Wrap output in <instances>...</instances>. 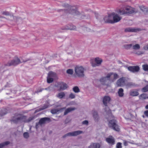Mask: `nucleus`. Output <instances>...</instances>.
Wrapping results in <instances>:
<instances>
[{
    "label": "nucleus",
    "mask_w": 148,
    "mask_h": 148,
    "mask_svg": "<svg viewBox=\"0 0 148 148\" xmlns=\"http://www.w3.org/2000/svg\"><path fill=\"white\" fill-rule=\"evenodd\" d=\"M146 48H147V49H148V45H147Z\"/></svg>",
    "instance_id": "obj_62"
},
{
    "label": "nucleus",
    "mask_w": 148,
    "mask_h": 148,
    "mask_svg": "<svg viewBox=\"0 0 148 148\" xmlns=\"http://www.w3.org/2000/svg\"><path fill=\"white\" fill-rule=\"evenodd\" d=\"M48 107V106L47 104H44V106H43L42 107L39 108L38 109H37L36 110L37 111H40L42 110H44L47 108Z\"/></svg>",
    "instance_id": "obj_29"
},
{
    "label": "nucleus",
    "mask_w": 148,
    "mask_h": 148,
    "mask_svg": "<svg viewBox=\"0 0 148 148\" xmlns=\"http://www.w3.org/2000/svg\"><path fill=\"white\" fill-rule=\"evenodd\" d=\"M19 121L21 122H23L26 123V116L24 115H21L19 116Z\"/></svg>",
    "instance_id": "obj_26"
},
{
    "label": "nucleus",
    "mask_w": 148,
    "mask_h": 148,
    "mask_svg": "<svg viewBox=\"0 0 148 148\" xmlns=\"http://www.w3.org/2000/svg\"><path fill=\"white\" fill-rule=\"evenodd\" d=\"M112 13L104 16L103 18V20H100V21L101 22L106 23L113 24L112 19Z\"/></svg>",
    "instance_id": "obj_6"
},
{
    "label": "nucleus",
    "mask_w": 148,
    "mask_h": 148,
    "mask_svg": "<svg viewBox=\"0 0 148 148\" xmlns=\"http://www.w3.org/2000/svg\"><path fill=\"white\" fill-rule=\"evenodd\" d=\"M59 111V110L58 109H53L51 110V112L52 114H54L57 113Z\"/></svg>",
    "instance_id": "obj_43"
},
{
    "label": "nucleus",
    "mask_w": 148,
    "mask_h": 148,
    "mask_svg": "<svg viewBox=\"0 0 148 148\" xmlns=\"http://www.w3.org/2000/svg\"><path fill=\"white\" fill-rule=\"evenodd\" d=\"M100 145L98 143H91L88 147V148H100Z\"/></svg>",
    "instance_id": "obj_22"
},
{
    "label": "nucleus",
    "mask_w": 148,
    "mask_h": 148,
    "mask_svg": "<svg viewBox=\"0 0 148 148\" xmlns=\"http://www.w3.org/2000/svg\"><path fill=\"white\" fill-rule=\"evenodd\" d=\"M136 12L135 8L128 6L124 7L123 8L119 9L118 12L121 15L125 14H130Z\"/></svg>",
    "instance_id": "obj_3"
},
{
    "label": "nucleus",
    "mask_w": 148,
    "mask_h": 148,
    "mask_svg": "<svg viewBox=\"0 0 148 148\" xmlns=\"http://www.w3.org/2000/svg\"><path fill=\"white\" fill-rule=\"evenodd\" d=\"M11 16L13 18V21L17 24L22 23L23 22V19L18 16H14L12 15Z\"/></svg>",
    "instance_id": "obj_17"
},
{
    "label": "nucleus",
    "mask_w": 148,
    "mask_h": 148,
    "mask_svg": "<svg viewBox=\"0 0 148 148\" xmlns=\"http://www.w3.org/2000/svg\"><path fill=\"white\" fill-rule=\"evenodd\" d=\"M0 18H5L4 17H3L1 16H0Z\"/></svg>",
    "instance_id": "obj_63"
},
{
    "label": "nucleus",
    "mask_w": 148,
    "mask_h": 148,
    "mask_svg": "<svg viewBox=\"0 0 148 148\" xmlns=\"http://www.w3.org/2000/svg\"><path fill=\"white\" fill-rule=\"evenodd\" d=\"M82 132H83L82 131L80 130H78L73 132H69L63 135L62 136V138H64L69 136H77L80 134H81Z\"/></svg>",
    "instance_id": "obj_7"
},
{
    "label": "nucleus",
    "mask_w": 148,
    "mask_h": 148,
    "mask_svg": "<svg viewBox=\"0 0 148 148\" xmlns=\"http://www.w3.org/2000/svg\"><path fill=\"white\" fill-rule=\"evenodd\" d=\"M76 109L75 108H67L65 111L64 113V115H66L68 113L71 111L75 110Z\"/></svg>",
    "instance_id": "obj_23"
},
{
    "label": "nucleus",
    "mask_w": 148,
    "mask_h": 148,
    "mask_svg": "<svg viewBox=\"0 0 148 148\" xmlns=\"http://www.w3.org/2000/svg\"><path fill=\"white\" fill-rule=\"evenodd\" d=\"M11 121H13L15 123H17L19 121V117H18L15 119H13L11 120Z\"/></svg>",
    "instance_id": "obj_34"
},
{
    "label": "nucleus",
    "mask_w": 148,
    "mask_h": 148,
    "mask_svg": "<svg viewBox=\"0 0 148 148\" xmlns=\"http://www.w3.org/2000/svg\"><path fill=\"white\" fill-rule=\"evenodd\" d=\"M32 60V59H31V58H27V59H25V60H23V62H28V61H29V63H30V61Z\"/></svg>",
    "instance_id": "obj_48"
},
{
    "label": "nucleus",
    "mask_w": 148,
    "mask_h": 148,
    "mask_svg": "<svg viewBox=\"0 0 148 148\" xmlns=\"http://www.w3.org/2000/svg\"><path fill=\"white\" fill-rule=\"evenodd\" d=\"M51 121L49 118L45 117L40 119L39 121V124L40 125H42L47 123H49Z\"/></svg>",
    "instance_id": "obj_15"
},
{
    "label": "nucleus",
    "mask_w": 148,
    "mask_h": 148,
    "mask_svg": "<svg viewBox=\"0 0 148 148\" xmlns=\"http://www.w3.org/2000/svg\"><path fill=\"white\" fill-rule=\"evenodd\" d=\"M140 8L145 14L147 8H145L144 6H141L140 7Z\"/></svg>",
    "instance_id": "obj_39"
},
{
    "label": "nucleus",
    "mask_w": 148,
    "mask_h": 148,
    "mask_svg": "<svg viewBox=\"0 0 148 148\" xmlns=\"http://www.w3.org/2000/svg\"><path fill=\"white\" fill-rule=\"evenodd\" d=\"M136 54L138 55H140L143 54V53L140 51H138L136 53Z\"/></svg>",
    "instance_id": "obj_55"
},
{
    "label": "nucleus",
    "mask_w": 148,
    "mask_h": 148,
    "mask_svg": "<svg viewBox=\"0 0 148 148\" xmlns=\"http://www.w3.org/2000/svg\"><path fill=\"white\" fill-rule=\"evenodd\" d=\"M95 61L96 63H92V66L93 67L100 66L103 62V60L101 59L99 57H97L95 58Z\"/></svg>",
    "instance_id": "obj_12"
},
{
    "label": "nucleus",
    "mask_w": 148,
    "mask_h": 148,
    "mask_svg": "<svg viewBox=\"0 0 148 148\" xmlns=\"http://www.w3.org/2000/svg\"><path fill=\"white\" fill-rule=\"evenodd\" d=\"M23 136L25 138H27L29 137V133L27 132H25L23 134Z\"/></svg>",
    "instance_id": "obj_46"
},
{
    "label": "nucleus",
    "mask_w": 148,
    "mask_h": 148,
    "mask_svg": "<svg viewBox=\"0 0 148 148\" xmlns=\"http://www.w3.org/2000/svg\"><path fill=\"white\" fill-rule=\"evenodd\" d=\"M10 142L8 141H6L3 143H0V148H3L4 146L9 145Z\"/></svg>",
    "instance_id": "obj_28"
},
{
    "label": "nucleus",
    "mask_w": 148,
    "mask_h": 148,
    "mask_svg": "<svg viewBox=\"0 0 148 148\" xmlns=\"http://www.w3.org/2000/svg\"><path fill=\"white\" fill-rule=\"evenodd\" d=\"M76 27L72 24H69L66 26L61 27L60 29L62 30H74L75 29Z\"/></svg>",
    "instance_id": "obj_14"
},
{
    "label": "nucleus",
    "mask_w": 148,
    "mask_h": 148,
    "mask_svg": "<svg viewBox=\"0 0 148 148\" xmlns=\"http://www.w3.org/2000/svg\"><path fill=\"white\" fill-rule=\"evenodd\" d=\"M62 6L66 8L64 9L58 10L57 12H64L65 13H69L75 15H79V16L80 18L84 19L85 18V16L80 14L79 12L77 10V8L75 7L71 6L68 4L66 3L63 4Z\"/></svg>",
    "instance_id": "obj_1"
},
{
    "label": "nucleus",
    "mask_w": 148,
    "mask_h": 148,
    "mask_svg": "<svg viewBox=\"0 0 148 148\" xmlns=\"http://www.w3.org/2000/svg\"><path fill=\"white\" fill-rule=\"evenodd\" d=\"M142 90L143 92H145L148 91V85H147L143 87Z\"/></svg>",
    "instance_id": "obj_44"
},
{
    "label": "nucleus",
    "mask_w": 148,
    "mask_h": 148,
    "mask_svg": "<svg viewBox=\"0 0 148 148\" xmlns=\"http://www.w3.org/2000/svg\"><path fill=\"white\" fill-rule=\"evenodd\" d=\"M113 74L114 75V79H116L118 78V76L117 74L116 73H113Z\"/></svg>",
    "instance_id": "obj_52"
},
{
    "label": "nucleus",
    "mask_w": 148,
    "mask_h": 148,
    "mask_svg": "<svg viewBox=\"0 0 148 148\" xmlns=\"http://www.w3.org/2000/svg\"><path fill=\"white\" fill-rule=\"evenodd\" d=\"M132 45V44L125 45H124V47L126 49H130Z\"/></svg>",
    "instance_id": "obj_36"
},
{
    "label": "nucleus",
    "mask_w": 148,
    "mask_h": 148,
    "mask_svg": "<svg viewBox=\"0 0 148 148\" xmlns=\"http://www.w3.org/2000/svg\"><path fill=\"white\" fill-rule=\"evenodd\" d=\"M59 88V89L61 90H65L68 87L67 85L63 82H59L58 83V85L57 86Z\"/></svg>",
    "instance_id": "obj_11"
},
{
    "label": "nucleus",
    "mask_w": 148,
    "mask_h": 148,
    "mask_svg": "<svg viewBox=\"0 0 148 148\" xmlns=\"http://www.w3.org/2000/svg\"><path fill=\"white\" fill-rule=\"evenodd\" d=\"M69 97L71 99H73L75 98V96L74 94H73V93H71L69 95Z\"/></svg>",
    "instance_id": "obj_49"
},
{
    "label": "nucleus",
    "mask_w": 148,
    "mask_h": 148,
    "mask_svg": "<svg viewBox=\"0 0 148 148\" xmlns=\"http://www.w3.org/2000/svg\"><path fill=\"white\" fill-rule=\"evenodd\" d=\"M106 112L107 114L106 117L108 121V125L109 127L115 131L119 132L120 129L118 125L116 124L117 121L116 120L112 119L109 120L110 119L113 118V116L112 114L111 110L109 109V110Z\"/></svg>",
    "instance_id": "obj_2"
},
{
    "label": "nucleus",
    "mask_w": 148,
    "mask_h": 148,
    "mask_svg": "<svg viewBox=\"0 0 148 148\" xmlns=\"http://www.w3.org/2000/svg\"><path fill=\"white\" fill-rule=\"evenodd\" d=\"M146 14H148V8H147V11L146 12Z\"/></svg>",
    "instance_id": "obj_61"
},
{
    "label": "nucleus",
    "mask_w": 148,
    "mask_h": 148,
    "mask_svg": "<svg viewBox=\"0 0 148 148\" xmlns=\"http://www.w3.org/2000/svg\"><path fill=\"white\" fill-rule=\"evenodd\" d=\"M132 48L133 49H138L140 48V46L139 44H136L135 45L133 46Z\"/></svg>",
    "instance_id": "obj_42"
},
{
    "label": "nucleus",
    "mask_w": 148,
    "mask_h": 148,
    "mask_svg": "<svg viewBox=\"0 0 148 148\" xmlns=\"http://www.w3.org/2000/svg\"><path fill=\"white\" fill-rule=\"evenodd\" d=\"M144 113V114L147 117H148V110H146V111H145Z\"/></svg>",
    "instance_id": "obj_56"
},
{
    "label": "nucleus",
    "mask_w": 148,
    "mask_h": 148,
    "mask_svg": "<svg viewBox=\"0 0 148 148\" xmlns=\"http://www.w3.org/2000/svg\"><path fill=\"white\" fill-rule=\"evenodd\" d=\"M127 85L129 87L138 86V84H135L134 83L132 82L127 83Z\"/></svg>",
    "instance_id": "obj_30"
},
{
    "label": "nucleus",
    "mask_w": 148,
    "mask_h": 148,
    "mask_svg": "<svg viewBox=\"0 0 148 148\" xmlns=\"http://www.w3.org/2000/svg\"><path fill=\"white\" fill-rule=\"evenodd\" d=\"M55 73L54 72L51 71H50L48 74L47 76H48V77H53L55 75Z\"/></svg>",
    "instance_id": "obj_40"
},
{
    "label": "nucleus",
    "mask_w": 148,
    "mask_h": 148,
    "mask_svg": "<svg viewBox=\"0 0 148 148\" xmlns=\"http://www.w3.org/2000/svg\"><path fill=\"white\" fill-rule=\"evenodd\" d=\"M145 108L147 109H148V104L146 106Z\"/></svg>",
    "instance_id": "obj_60"
},
{
    "label": "nucleus",
    "mask_w": 148,
    "mask_h": 148,
    "mask_svg": "<svg viewBox=\"0 0 148 148\" xmlns=\"http://www.w3.org/2000/svg\"><path fill=\"white\" fill-rule=\"evenodd\" d=\"M40 124H39V122L38 123H36V126H35V128L36 129H38V128L39 127V125Z\"/></svg>",
    "instance_id": "obj_57"
},
{
    "label": "nucleus",
    "mask_w": 148,
    "mask_h": 148,
    "mask_svg": "<svg viewBox=\"0 0 148 148\" xmlns=\"http://www.w3.org/2000/svg\"><path fill=\"white\" fill-rule=\"evenodd\" d=\"M82 123L83 125H88V122L87 120H85L82 121Z\"/></svg>",
    "instance_id": "obj_51"
},
{
    "label": "nucleus",
    "mask_w": 148,
    "mask_h": 148,
    "mask_svg": "<svg viewBox=\"0 0 148 148\" xmlns=\"http://www.w3.org/2000/svg\"><path fill=\"white\" fill-rule=\"evenodd\" d=\"M113 74V73H108L107 74V75L105 77H106V78H107L109 80H110V77H111V76Z\"/></svg>",
    "instance_id": "obj_45"
},
{
    "label": "nucleus",
    "mask_w": 148,
    "mask_h": 148,
    "mask_svg": "<svg viewBox=\"0 0 148 148\" xmlns=\"http://www.w3.org/2000/svg\"><path fill=\"white\" fill-rule=\"evenodd\" d=\"M118 62L119 64H121L122 63V62L120 60L118 61Z\"/></svg>",
    "instance_id": "obj_59"
},
{
    "label": "nucleus",
    "mask_w": 148,
    "mask_h": 148,
    "mask_svg": "<svg viewBox=\"0 0 148 148\" xmlns=\"http://www.w3.org/2000/svg\"><path fill=\"white\" fill-rule=\"evenodd\" d=\"M9 112L8 108H3L0 111V116H2Z\"/></svg>",
    "instance_id": "obj_20"
},
{
    "label": "nucleus",
    "mask_w": 148,
    "mask_h": 148,
    "mask_svg": "<svg viewBox=\"0 0 148 148\" xmlns=\"http://www.w3.org/2000/svg\"><path fill=\"white\" fill-rule=\"evenodd\" d=\"M122 143L120 142L118 143L116 145V148H122Z\"/></svg>",
    "instance_id": "obj_47"
},
{
    "label": "nucleus",
    "mask_w": 148,
    "mask_h": 148,
    "mask_svg": "<svg viewBox=\"0 0 148 148\" xmlns=\"http://www.w3.org/2000/svg\"><path fill=\"white\" fill-rule=\"evenodd\" d=\"M36 118L35 116H32L31 117H29L28 119H26V123H29L30 122H31L34 119Z\"/></svg>",
    "instance_id": "obj_31"
},
{
    "label": "nucleus",
    "mask_w": 148,
    "mask_h": 148,
    "mask_svg": "<svg viewBox=\"0 0 148 148\" xmlns=\"http://www.w3.org/2000/svg\"><path fill=\"white\" fill-rule=\"evenodd\" d=\"M125 77H124L120 78L116 82V84L117 86H124L125 84Z\"/></svg>",
    "instance_id": "obj_13"
},
{
    "label": "nucleus",
    "mask_w": 148,
    "mask_h": 148,
    "mask_svg": "<svg viewBox=\"0 0 148 148\" xmlns=\"http://www.w3.org/2000/svg\"><path fill=\"white\" fill-rule=\"evenodd\" d=\"M65 94L64 92H62L59 93L58 95H57V97L58 98L62 99L65 97Z\"/></svg>",
    "instance_id": "obj_25"
},
{
    "label": "nucleus",
    "mask_w": 148,
    "mask_h": 148,
    "mask_svg": "<svg viewBox=\"0 0 148 148\" xmlns=\"http://www.w3.org/2000/svg\"><path fill=\"white\" fill-rule=\"evenodd\" d=\"M73 91L75 93H78L80 92V90L77 86H75L73 88Z\"/></svg>",
    "instance_id": "obj_32"
},
{
    "label": "nucleus",
    "mask_w": 148,
    "mask_h": 148,
    "mask_svg": "<svg viewBox=\"0 0 148 148\" xmlns=\"http://www.w3.org/2000/svg\"><path fill=\"white\" fill-rule=\"evenodd\" d=\"M11 86L10 84H9L8 82L7 83V84L5 86V87H10Z\"/></svg>",
    "instance_id": "obj_58"
},
{
    "label": "nucleus",
    "mask_w": 148,
    "mask_h": 148,
    "mask_svg": "<svg viewBox=\"0 0 148 148\" xmlns=\"http://www.w3.org/2000/svg\"><path fill=\"white\" fill-rule=\"evenodd\" d=\"M143 69L145 71H148V65L147 64H143L142 66Z\"/></svg>",
    "instance_id": "obj_38"
},
{
    "label": "nucleus",
    "mask_w": 148,
    "mask_h": 148,
    "mask_svg": "<svg viewBox=\"0 0 148 148\" xmlns=\"http://www.w3.org/2000/svg\"><path fill=\"white\" fill-rule=\"evenodd\" d=\"M92 115L95 121H98L99 119V117L97 112L96 111H94L93 112Z\"/></svg>",
    "instance_id": "obj_21"
},
{
    "label": "nucleus",
    "mask_w": 148,
    "mask_h": 148,
    "mask_svg": "<svg viewBox=\"0 0 148 148\" xmlns=\"http://www.w3.org/2000/svg\"><path fill=\"white\" fill-rule=\"evenodd\" d=\"M118 93L119 97H121L123 96V90L122 88H120L119 89Z\"/></svg>",
    "instance_id": "obj_27"
},
{
    "label": "nucleus",
    "mask_w": 148,
    "mask_h": 148,
    "mask_svg": "<svg viewBox=\"0 0 148 148\" xmlns=\"http://www.w3.org/2000/svg\"><path fill=\"white\" fill-rule=\"evenodd\" d=\"M111 98L108 96H105L104 97L103 102V104L106 106H107V104L110 101Z\"/></svg>",
    "instance_id": "obj_19"
},
{
    "label": "nucleus",
    "mask_w": 148,
    "mask_h": 148,
    "mask_svg": "<svg viewBox=\"0 0 148 148\" xmlns=\"http://www.w3.org/2000/svg\"><path fill=\"white\" fill-rule=\"evenodd\" d=\"M2 14L3 15L7 16L10 15V12L7 11L3 12L2 13Z\"/></svg>",
    "instance_id": "obj_50"
},
{
    "label": "nucleus",
    "mask_w": 148,
    "mask_h": 148,
    "mask_svg": "<svg viewBox=\"0 0 148 148\" xmlns=\"http://www.w3.org/2000/svg\"><path fill=\"white\" fill-rule=\"evenodd\" d=\"M127 69L129 71L134 73L138 72L140 70V67L138 66H129Z\"/></svg>",
    "instance_id": "obj_10"
},
{
    "label": "nucleus",
    "mask_w": 148,
    "mask_h": 148,
    "mask_svg": "<svg viewBox=\"0 0 148 148\" xmlns=\"http://www.w3.org/2000/svg\"><path fill=\"white\" fill-rule=\"evenodd\" d=\"M21 62L20 59L17 58L9 61L7 64H5V66H16Z\"/></svg>",
    "instance_id": "obj_5"
},
{
    "label": "nucleus",
    "mask_w": 148,
    "mask_h": 148,
    "mask_svg": "<svg viewBox=\"0 0 148 148\" xmlns=\"http://www.w3.org/2000/svg\"><path fill=\"white\" fill-rule=\"evenodd\" d=\"M43 89V88L38 89L37 91H36L35 92L36 93H38V92H41Z\"/></svg>",
    "instance_id": "obj_54"
},
{
    "label": "nucleus",
    "mask_w": 148,
    "mask_h": 148,
    "mask_svg": "<svg viewBox=\"0 0 148 148\" xmlns=\"http://www.w3.org/2000/svg\"><path fill=\"white\" fill-rule=\"evenodd\" d=\"M143 118H145V116H144V115H143Z\"/></svg>",
    "instance_id": "obj_64"
},
{
    "label": "nucleus",
    "mask_w": 148,
    "mask_h": 148,
    "mask_svg": "<svg viewBox=\"0 0 148 148\" xmlns=\"http://www.w3.org/2000/svg\"><path fill=\"white\" fill-rule=\"evenodd\" d=\"M123 145L125 146H127L128 145V143H130L132 144H134V143H133L132 142H130L129 141H127L125 140H123Z\"/></svg>",
    "instance_id": "obj_37"
},
{
    "label": "nucleus",
    "mask_w": 148,
    "mask_h": 148,
    "mask_svg": "<svg viewBox=\"0 0 148 148\" xmlns=\"http://www.w3.org/2000/svg\"><path fill=\"white\" fill-rule=\"evenodd\" d=\"M108 79L105 77H103L101 78L100 79V81L102 85L108 86L109 84V81Z\"/></svg>",
    "instance_id": "obj_18"
},
{
    "label": "nucleus",
    "mask_w": 148,
    "mask_h": 148,
    "mask_svg": "<svg viewBox=\"0 0 148 148\" xmlns=\"http://www.w3.org/2000/svg\"><path fill=\"white\" fill-rule=\"evenodd\" d=\"M53 79L52 78L47 76V81L48 83H51L53 82Z\"/></svg>",
    "instance_id": "obj_35"
},
{
    "label": "nucleus",
    "mask_w": 148,
    "mask_h": 148,
    "mask_svg": "<svg viewBox=\"0 0 148 148\" xmlns=\"http://www.w3.org/2000/svg\"><path fill=\"white\" fill-rule=\"evenodd\" d=\"M95 14L96 18L99 19V16H100V15L97 13L95 12Z\"/></svg>",
    "instance_id": "obj_53"
},
{
    "label": "nucleus",
    "mask_w": 148,
    "mask_h": 148,
    "mask_svg": "<svg viewBox=\"0 0 148 148\" xmlns=\"http://www.w3.org/2000/svg\"><path fill=\"white\" fill-rule=\"evenodd\" d=\"M112 23L113 24L119 21L121 19V17L120 16L114 12L112 13Z\"/></svg>",
    "instance_id": "obj_8"
},
{
    "label": "nucleus",
    "mask_w": 148,
    "mask_h": 148,
    "mask_svg": "<svg viewBox=\"0 0 148 148\" xmlns=\"http://www.w3.org/2000/svg\"><path fill=\"white\" fill-rule=\"evenodd\" d=\"M142 29L140 28H133L128 27L125 29L124 31L127 32H136L141 31Z\"/></svg>",
    "instance_id": "obj_9"
},
{
    "label": "nucleus",
    "mask_w": 148,
    "mask_h": 148,
    "mask_svg": "<svg viewBox=\"0 0 148 148\" xmlns=\"http://www.w3.org/2000/svg\"><path fill=\"white\" fill-rule=\"evenodd\" d=\"M84 69L82 66H76L75 68V74L76 76L79 77H84Z\"/></svg>",
    "instance_id": "obj_4"
},
{
    "label": "nucleus",
    "mask_w": 148,
    "mask_h": 148,
    "mask_svg": "<svg viewBox=\"0 0 148 148\" xmlns=\"http://www.w3.org/2000/svg\"><path fill=\"white\" fill-rule=\"evenodd\" d=\"M106 141L111 145H113L115 144V140L114 138L111 136L106 138Z\"/></svg>",
    "instance_id": "obj_16"
},
{
    "label": "nucleus",
    "mask_w": 148,
    "mask_h": 148,
    "mask_svg": "<svg viewBox=\"0 0 148 148\" xmlns=\"http://www.w3.org/2000/svg\"><path fill=\"white\" fill-rule=\"evenodd\" d=\"M139 95L138 92L137 91L132 90L130 92V95L132 96H136Z\"/></svg>",
    "instance_id": "obj_24"
},
{
    "label": "nucleus",
    "mask_w": 148,
    "mask_h": 148,
    "mask_svg": "<svg viewBox=\"0 0 148 148\" xmlns=\"http://www.w3.org/2000/svg\"><path fill=\"white\" fill-rule=\"evenodd\" d=\"M73 73V71L72 69H69L66 70V73L72 75Z\"/></svg>",
    "instance_id": "obj_41"
},
{
    "label": "nucleus",
    "mask_w": 148,
    "mask_h": 148,
    "mask_svg": "<svg viewBox=\"0 0 148 148\" xmlns=\"http://www.w3.org/2000/svg\"><path fill=\"white\" fill-rule=\"evenodd\" d=\"M146 95L145 93H143L141 94L139 97L140 99H147Z\"/></svg>",
    "instance_id": "obj_33"
}]
</instances>
